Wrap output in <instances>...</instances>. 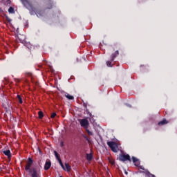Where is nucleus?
Returning a JSON list of instances; mask_svg holds the SVG:
<instances>
[{"mask_svg": "<svg viewBox=\"0 0 177 177\" xmlns=\"http://www.w3.org/2000/svg\"><path fill=\"white\" fill-rule=\"evenodd\" d=\"M92 158H93V155L91 153H86V160L88 161H92Z\"/></svg>", "mask_w": 177, "mask_h": 177, "instance_id": "f8f14e48", "label": "nucleus"}, {"mask_svg": "<svg viewBox=\"0 0 177 177\" xmlns=\"http://www.w3.org/2000/svg\"><path fill=\"white\" fill-rule=\"evenodd\" d=\"M119 160L120 161H122L123 162H125V161H129L131 162V156L129 155H125V154H120L119 156Z\"/></svg>", "mask_w": 177, "mask_h": 177, "instance_id": "423d86ee", "label": "nucleus"}, {"mask_svg": "<svg viewBox=\"0 0 177 177\" xmlns=\"http://www.w3.org/2000/svg\"><path fill=\"white\" fill-rule=\"evenodd\" d=\"M132 160H133V162H137V161H139V160H138V158H136L135 156L132 157Z\"/></svg>", "mask_w": 177, "mask_h": 177, "instance_id": "5701e85b", "label": "nucleus"}, {"mask_svg": "<svg viewBox=\"0 0 177 177\" xmlns=\"http://www.w3.org/2000/svg\"><path fill=\"white\" fill-rule=\"evenodd\" d=\"M50 167H52V162H50V160H47L44 165L45 171H48V169H49L50 168Z\"/></svg>", "mask_w": 177, "mask_h": 177, "instance_id": "6e6552de", "label": "nucleus"}, {"mask_svg": "<svg viewBox=\"0 0 177 177\" xmlns=\"http://www.w3.org/2000/svg\"><path fill=\"white\" fill-rule=\"evenodd\" d=\"M107 145L110 149L113 151V153H117V150L118 149V146H117V143L115 142L109 141L107 142Z\"/></svg>", "mask_w": 177, "mask_h": 177, "instance_id": "7ed1b4c3", "label": "nucleus"}, {"mask_svg": "<svg viewBox=\"0 0 177 177\" xmlns=\"http://www.w3.org/2000/svg\"><path fill=\"white\" fill-rule=\"evenodd\" d=\"M79 122L82 127V128H84V129H86V128H89V121L86 119H80Z\"/></svg>", "mask_w": 177, "mask_h": 177, "instance_id": "39448f33", "label": "nucleus"}, {"mask_svg": "<svg viewBox=\"0 0 177 177\" xmlns=\"http://www.w3.org/2000/svg\"><path fill=\"white\" fill-rule=\"evenodd\" d=\"M140 168L141 169H143V171H140V174H145V176H147V177H156V176L154 174H151V173H150L149 170L145 169L144 168H142V167Z\"/></svg>", "mask_w": 177, "mask_h": 177, "instance_id": "0eeeda50", "label": "nucleus"}, {"mask_svg": "<svg viewBox=\"0 0 177 177\" xmlns=\"http://www.w3.org/2000/svg\"><path fill=\"white\" fill-rule=\"evenodd\" d=\"M38 115H39V118L40 120H42V118H44V112H42V111H39L38 112Z\"/></svg>", "mask_w": 177, "mask_h": 177, "instance_id": "2eb2a0df", "label": "nucleus"}, {"mask_svg": "<svg viewBox=\"0 0 177 177\" xmlns=\"http://www.w3.org/2000/svg\"><path fill=\"white\" fill-rule=\"evenodd\" d=\"M125 174H126V175H128V171H125Z\"/></svg>", "mask_w": 177, "mask_h": 177, "instance_id": "7c9ffc66", "label": "nucleus"}, {"mask_svg": "<svg viewBox=\"0 0 177 177\" xmlns=\"http://www.w3.org/2000/svg\"><path fill=\"white\" fill-rule=\"evenodd\" d=\"M64 146V143L63 142H61V147H63Z\"/></svg>", "mask_w": 177, "mask_h": 177, "instance_id": "c85d7f7f", "label": "nucleus"}, {"mask_svg": "<svg viewBox=\"0 0 177 177\" xmlns=\"http://www.w3.org/2000/svg\"><path fill=\"white\" fill-rule=\"evenodd\" d=\"M3 154H5V156H7L8 158H9V160H10V158H12V153H10V150H6L3 151Z\"/></svg>", "mask_w": 177, "mask_h": 177, "instance_id": "9d476101", "label": "nucleus"}, {"mask_svg": "<svg viewBox=\"0 0 177 177\" xmlns=\"http://www.w3.org/2000/svg\"><path fill=\"white\" fill-rule=\"evenodd\" d=\"M7 20H8V21H9V23H10V21H12V19H9L8 17H7Z\"/></svg>", "mask_w": 177, "mask_h": 177, "instance_id": "cd10ccee", "label": "nucleus"}, {"mask_svg": "<svg viewBox=\"0 0 177 177\" xmlns=\"http://www.w3.org/2000/svg\"><path fill=\"white\" fill-rule=\"evenodd\" d=\"M86 131L88 133V136H93V133H92V131H90L89 129H88V128L85 129Z\"/></svg>", "mask_w": 177, "mask_h": 177, "instance_id": "f3484780", "label": "nucleus"}, {"mask_svg": "<svg viewBox=\"0 0 177 177\" xmlns=\"http://www.w3.org/2000/svg\"><path fill=\"white\" fill-rule=\"evenodd\" d=\"M15 82H17V83L20 82V80L19 79H15Z\"/></svg>", "mask_w": 177, "mask_h": 177, "instance_id": "bb28decb", "label": "nucleus"}, {"mask_svg": "<svg viewBox=\"0 0 177 177\" xmlns=\"http://www.w3.org/2000/svg\"><path fill=\"white\" fill-rule=\"evenodd\" d=\"M34 160L31 158H28V162L25 166V171L30 174V177H42L41 175V170L36 167H31Z\"/></svg>", "mask_w": 177, "mask_h": 177, "instance_id": "f257e3e1", "label": "nucleus"}, {"mask_svg": "<svg viewBox=\"0 0 177 177\" xmlns=\"http://www.w3.org/2000/svg\"><path fill=\"white\" fill-rule=\"evenodd\" d=\"M58 162H59V165H61L62 168L64 169V171H66V167H64V165H63V162H62V159H59Z\"/></svg>", "mask_w": 177, "mask_h": 177, "instance_id": "a211bd4d", "label": "nucleus"}, {"mask_svg": "<svg viewBox=\"0 0 177 177\" xmlns=\"http://www.w3.org/2000/svg\"><path fill=\"white\" fill-rule=\"evenodd\" d=\"M55 117H56V113H53L51 114V118H55Z\"/></svg>", "mask_w": 177, "mask_h": 177, "instance_id": "393cba45", "label": "nucleus"}, {"mask_svg": "<svg viewBox=\"0 0 177 177\" xmlns=\"http://www.w3.org/2000/svg\"><path fill=\"white\" fill-rule=\"evenodd\" d=\"M17 97L19 100V103H20V104H21L23 103V99H21V96H20V95H17Z\"/></svg>", "mask_w": 177, "mask_h": 177, "instance_id": "dca6fc26", "label": "nucleus"}, {"mask_svg": "<svg viewBox=\"0 0 177 177\" xmlns=\"http://www.w3.org/2000/svg\"><path fill=\"white\" fill-rule=\"evenodd\" d=\"M48 9H52V6H50V8H48Z\"/></svg>", "mask_w": 177, "mask_h": 177, "instance_id": "2f4dec72", "label": "nucleus"}, {"mask_svg": "<svg viewBox=\"0 0 177 177\" xmlns=\"http://www.w3.org/2000/svg\"><path fill=\"white\" fill-rule=\"evenodd\" d=\"M118 55H120V52L118 50L115 51V53L111 55V61L106 62V66L108 67H112L111 62H114V59H115V57H117V56H118Z\"/></svg>", "mask_w": 177, "mask_h": 177, "instance_id": "20e7f679", "label": "nucleus"}, {"mask_svg": "<svg viewBox=\"0 0 177 177\" xmlns=\"http://www.w3.org/2000/svg\"><path fill=\"white\" fill-rule=\"evenodd\" d=\"M18 39H19L21 44H24V42H26V36H24V35H19Z\"/></svg>", "mask_w": 177, "mask_h": 177, "instance_id": "1a4fd4ad", "label": "nucleus"}, {"mask_svg": "<svg viewBox=\"0 0 177 177\" xmlns=\"http://www.w3.org/2000/svg\"><path fill=\"white\" fill-rule=\"evenodd\" d=\"M83 106L86 109H88V104L86 103H83Z\"/></svg>", "mask_w": 177, "mask_h": 177, "instance_id": "b1692460", "label": "nucleus"}, {"mask_svg": "<svg viewBox=\"0 0 177 177\" xmlns=\"http://www.w3.org/2000/svg\"><path fill=\"white\" fill-rule=\"evenodd\" d=\"M54 153H55V157H56L57 161H59V160H61V159H60V156H59V153H57V151H54Z\"/></svg>", "mask_w": 177, "mask_h": 177, "instance_id": "6ab92c4d", "label": "nucleus"}, {"mask_svg": "<svg viewBox=\"0 0 177 177\" xmlns=\"http://www.w3.org/2000/svg\"><path fill=\"white\" fill-rule=\"evenodd\" d=\"M21 3L24 4V6L28 10L31 12H35V8L32 6V4L28 1V0H21Z\"/></svg>", "mask_w": 177, "mask_h": 177, "instance_id": "f03ea898", "label": "nucleus"}, {"mask_svg": "<svg viewBox=\"0 0 177 177\" xmlns=\"http://www.w3.org/2000/svg\"><path fill=\"white\" fill-rule=\"evenodd\" d=\"M8 12L9 13H15V8H13V7H10L8 8Z\"/></svg>", "mask_w": 177, "mask_h": 177, "instance_id": "aec40b11", "label": "nucleus"}, {"mask_svg": "<svg viewBox=\"0 0 177 177\" xmlns=\"http://www.w3.org/2000/svg\"><path fill=\"white\" fill-rule=\"evenodd\" d=\"M65 167H66L67 172H70L71 171V166H70V165H68V163H65Z\"/></svg>", "mask_w": 177, "mask_h": 177, "instance_id": "4468645a", "label": "nucleus"}, {"mask_svg": "<svg viewBox=\"0 0 177 177\" xmlns=\"http://www.w3.org/2000/svg\"><path fill=\"white\" fill-rule=\"evenodd\" d=\"M111 164H112V165H114V162H111Z\"/></svg>", "mask_w": 177, "mask_h": 177, "instance_id": "c756f323", "label": "nucleus"}, {"mask_svg": "<svg viewBox=\"0 0 177 177\" xmlns=\"http://www.w3.org/2000/svg\"><path fill=\"white\" fill-rule=\"evenodd\" d=\"M83 138L86 139V140L88 142V143H91V138H88L86 135L83 136Z\"/></svg>", "mask_w": 177, "mask_h": 177, "instance_id": "412c9836", "label": "nucleus"}, {"mask_svg": "<svg viewBox=\"0 0 177 177\" xmlns=\"http://www.w3.org/2000/svg\"><path fill=\"white\" fill-rule=\"evenodd\" d=\"M168 122L167 119H162V120L158 122V125H159V127H162V125H165L166 124H168Z\"/></svg>", "mask_w": 177, "mask_h": 177, "instance_id": "9b49d317", "label": "nucleus"}, {"mask_svg": "<svg viewBox=\"0 0 177 177\" xmlns=\"http://www.w3.org/2000/svg\"><path fill=\"white\" fill-rule=\"evenodd\" d=\"M59 177H63V176H59Z\"/></svg>", "mask_w": 177, "mask_h": 177, "instance_id": "473e14b6", "label": "nucleus"}, {"mask_svg": "<svg viewBox=\"0 0 177 177\" xmlns=\"http://www.w3.org/2000/svg\"><path fill=\"white\" fill-rule=\"evenodd\" d=\"M65 96L68 99V100H74V96L66 93Z\"/></svg>", "mask_w": 177, "mask_h": 177, "instance_id": "ddd939ff", "label": "nucleus"}, {"mask_svg": "<svg viewBox=\"0 0 177 177\" xmlns=\"http://www.w3.org/2000/svg\"><path fill=\"white\" fill-rule=\"evenodd\" d=\"M91 122H95V120L93 119V115L90 118Z\"/></svg>", "mask_w": 177, "mask_h": 177, "instance_id": "a878e982", "label": "nucleus"}, {"mask_svg": "<svg viewBox=\"0 0 177 177\" xmlns=\"http://www.w3.org/2000/svg\"><path fill=\"white\" fill-rule=\"evenodd\" d=\"M85 111H86V114H88V115H89L90 117H93L92 113H91V112H89V109H88V108H86V109H85Z\"/></svg>", "mask_w": 177, "mask_h": 177, "instance_id": "4be33fe9", "label": "nucleus"}]
</instances>
